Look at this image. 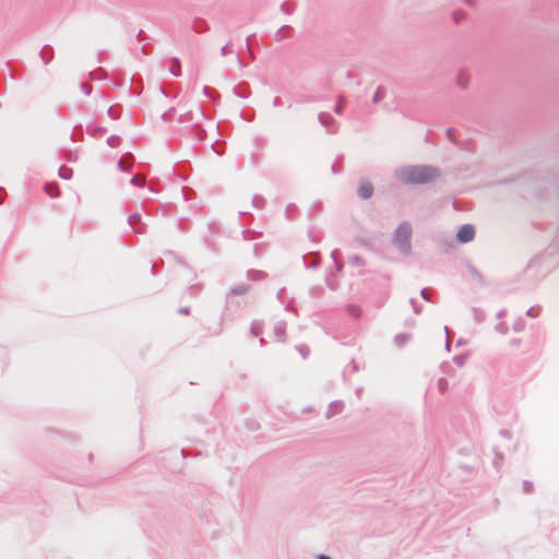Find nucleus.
Segmentation results:
<instances>
[{"mask_svg": "<svg viewBox=\"0 0 559 559\" xmlns=\"http://www.w3.org/2000/svg\"><path fill=\"white\" fill-rule=\"evenodd\" d=\"M397 178L408 185H425L440 176L437 167L429 165L404 166L396 171Z\"/></svg>", "mask_w": 559, "mask_h": 559, "instance_id": "1", "label": "nucleus"}, {"mask_svg": "<svg viewBox=\"0 0 559 559\" xmlns=\"http://www.w3.org/2000/svg\"><path fill=\"white\" fill-rule=\"evenodd\" d=\"M412 226L408 222L401 223L394 231L393 243L404 254H409L412 250Z\"/></svg>", "mask_w": 559, "mask_h": 559, "instance_id": "2", "label": "nucleus"}, {"mask_svg": "<svg viewBox=\"0 0 559 559\" xmlns=\"http://www.w3.org/2000/svg\"><path fill=\"white\" fill-rule=\"evenodd\" d=\"M456 237H457V240L460 242H468L471 240L474 239L475 237V229H474V226L473 225H469V224H466V225H463L457 234H456Z\"/></svg>", "mask_w": 559, "mask_h": 559, "instance_id": "3", "label": "nucleus"}, {"mask_svg": "<svg viewBox=\"0 0 559 559\" xmlns=\"http://www.w3.org/2000/svg\"><path fill=\"white\" fill-rule=\"evenodd\" d=\"M318 119L320 123L323 127H325L330 133L336 132V121L329 112H320Z\"/></svg>", "mask_w": 559, "mask_h": 559, "instance_id": "4", "label": "nucleus"}, {"mask_svg": "<svg viewBox=\"0 0 559 559\" xmlns=\"http://www.w3.org/2000/svg\"><path fill=\"white\" fill-rule=\"evenodd\" d=\"M129 225L133 228L134 233L142 234L145 231V226L141 223V215L138 213L131 214L128 218Z\"/></svg>", "mask_w": 559, "mask_h": 559, "instance_id": "5", "label": "nucleus"}, {"mask_svg": "<svg viewBox=\"0 0 559 559\" xmlns=\"http://www.w3.org/2000/svg\"><path fill=\"white\" fill-rule=\"evenodd\" d=\"M373 193V187L369 181H364L359 185L358 188V195L362 200H368L372 197Z\"/></svg>", "mask_w": 559, "mask_h": 559, "instance_id": "6", "label": "nucleus"}, {"mask_svg": "<svg viewBox=\"0 0 559 559\" xmlns=\"http://www.w3.org/2000/svg\"><path fill=\"white\" fill-rule=\"evenodd\" d=\"M273 332H274L276 341H278V342L286 341V323L285 322H277L274 325Z\"/></svg>", "mask_w": 559, "mask_h": 559, "instance_id": "7", "label": "nucleus"}, {"mask_svg": "<svg viewBox=\"0 0 559 559\" xmlns=\"http://www.w3.org/2000/svg\"><path fill=\"white\" fill-rule=\"evenodd\" d=\"M251 286L248 284H239L230 288L227 297L246 295L250 290Z\"/></svg>", "mask_w": 559, "mask_h": 559, "instance_id": "8", "label": "nucleus"}, {"mask_svg": "<svg viewBox=\"0 0 559 559\" xmlns=\"http://www.w3.org/2000/svg\"><path fill=\"white\" fill-rule=\"evenodd\" d=\"M133 162L132 154H127L123 158L118 162V168L122 171H129Z\"/></svg>", "mask_w": 559, "mask_h": 559, "instance_id": "9", "label": "nucleus"}, {"mask_svg": "<svg viewBox=\"0 0 559 559\" xmlns=\"http://www.w3.org/2000/svg\"><path fill=\"white\" fill-rule=\"evenodd\" d=\"M456 83L460 87L466 88L469 84V74L466 70H461L456 78Z\"/></svg>", "mask_w": 559, "mask_h": 559, "instance_id": "10", "label": "nucleus"}, {"mask_svg": "<svg viewBox=\"0 0 559 559\" xmlns=\"http://www.w3.org/2000/svg\"><path fill=\"white\" fill-rule=\"evenodd\" d=\"M44 190L50 198L60 197L59 187H58V183H56V182L46 183L44 187Z\"/></svg>", "mask_w": 559, "mask_h": 559, "instance_id": "11", "label": "nucleus"}, {"mask_svg": "<svg viewBox=\"0 0 559 559\" xmlns=\"http://www.w3.org/2000/svg\"><path fill=\"white\" fill-rule=\"evenodd\" d=\"M247 278L252 282L262 281L266 278V273L259 270H249L247 272Z\"/></svg>", "mask_w": 559, "mask_h": 559, "instance_id": "12", "label": "nucleus"}, {"mask_svg": "<svg viewBox=\"0 0 559 559\" xmlns=\"http://www.w3.org/2000/svg\"><path fill=\"white\" fill-rule=\"evenodd\" d=\"M264 329V324L262 321L253 320L250 325V332L254 336H259L262 334Z\"/></svg>", "mask_w": 559, "mask_h": 559, "instance_id": "13", "label": "nucleus"}, {"mask_svg": "<svg viewBox=\"0 0 559 559\" xmlns=\"http://www.w3.org/2000/svg\"><path fill=\"white\" fill-rule=\"evenodd\" d=\"M181 66H180V61L179 59L177 58H173L170 60V66H169V71L175 75V76H179L181 74V70H180Z\"/></svg>", "mask_w": 559, "mask_h": 559, "instance_id": "14", "label": "nucleus"}, {"mask_svg": "<svg viewBox=\"0 0 559 559\" xmlns=\"http://www.w3.org/2000/svg\"><path fill=\"white\" fill-rule=\"evenodd\" d=\"M409 340H411V334H407V333L397 334L394 338L395 344L399 347L404 346Z\"/></svg>", "mask_w": 559, "mask_h": 559, "instance_id": "15", "label": "nucleus"}, {"mask_svg": "<svg viewBox=\"0 0 559 559\" xmlns=\"http://www.w3.org/2000/svg\"><path fill=\"white\" fill-rule=\"evenodd\" d=\"M345 105H346V99L343 95L338 96L337 98V103L334 107V112L336 115H342L344 108H345Z\"/></svg>", "mask_w": 559, "mask_h": 559, "instance_id": "16", "label": "nucleus"}, {"mask_svg": "<svg viewBox=\"0 0 559 559\" xmlns=\"http://www.w3.org/2000/svg\"><path fill=\"white\" fill-rule=\"evenodd\" d=\"M342 409H343V404L342 403H340V402L332 403L330 405V408H329V412H328V417H331L334 414L341 413Z\"/></svg>", "mask_w": 559, "mask_h": 559, "instance_id": "17", "label": "nucleus"}, {"mask_svg": "<svg viewBox=\"0 0 559 559\" xmlns=\"http://www.w3.org/2000/svg\"><path fill=\"white\" fill-rule=\"evenodd\" d=\"M361 309L359 306L356 305H349L347 306V313L354 318H359L361 316Z\"/></svg>", "mask_w": 559, "mask_h": 559, "instance_id": "18", "label": "nucleus"}, {"mask_svg": "<svg viewBox=\"0 0 559 559\" xmlns=\"http://www.w3.org/2000/svg\"><path fill=\"white\" fill-rule=\"evenodd\" d=\"M192 132L197 140L203 141L205 139V130L202 129L200 126H194Z\"/></svg>", "mask_w": 559, "mask_h": 559, "instance_id": "19", "label": "nucleus"}, {"mask_svg": "<svg viewBox=\"0 0 559 559\" xmlns=\"http://www.w3.org/2000/svg\"><path fill=\"white\" fill-rule=\"evenodd\" d=\"M466 16H467V14H466V12H465V11H463V10H456V11H454V12H453V15H452L453 21H454V23H456V24H459V23H461L463 20H465V19H466Z\"/></svg>", "mask_w": 559, "mask_h": 559, "instance_id": "20", "label": "nucleus"}, {"mask_svg": "<svg viewBox=\"0 0 559 559\" xmlns=\"http://www.w3.org/2000/svg\"><path fill=\"white\" fill-rule=\"evenodd\" d=\"M384 97H385V91L383 90V87L379 86L373 94L372 102L374 104H377V103L381 102Z\"/></svg>", "mask_w": 559, "mask_h": 559, "instance_id": "21", "label": "nucleus"}, {"mask_svg": "<svg viewBox=\"0 0 559 559\" xmlns=\"http://www.w3.org/2000/svg\"><path fill=\"white\" fill-rule=\"evenodd\" d=\"M72 169L69 168V167H66V166H61L59 168V176L62 178V179H70L72 177Z\"/></svg>", "mask_w": 559, "mask_h": 559, "instance_id": "22", "label": "nucleus"}, {"mask_svg": "<svg viewBox=\"0 0 559 559\" xmlns=\"http://www.w3.org/2000/svg\"><path fill=\"white\" fill-rule=\"evenodd\" d=\"M437 386L440 393H444L448 390L449 383L445 378H440L437 382Z\"/></svg>", "mask_w": 559, "mask_h": 559, "instance_id": "23", "label": "nucleus"}, {"mask_svg": "<svg viewBox=\"0 0 559 559\" xmlns=\"http://www.w3.org/2000/svg\"><path fill=\"white\" fill-rule=\"evenodd\" d=\"M542 311V308L539 306H534V307H531L527 311H526V314L531 318H536L539 316Z\"/></svg>", "mask_w": 559, "mask_h": 559, "instance_id": "24", "label": "nucleus"}, {"mask_svg": "<svg viewBox=\"0 0 559 559\" xmlns=\"http://www.w3.org/2000/svg\"><path fill=\"white\" fill-rule=\"evenodd\" d=\"M131 185H134V186H139V187H143L145 185V178L143 177H140L139 175L134 176L131 180H130Z\"/></svg>", "mask_w": 559, "mask_h": 559, "instance_id": "25", "label": "nucleus"}, {"mask_svg": "<svg viewBox=\"0 0 559 559\" xmlns=\"http://www.w3.org/2000/svg\"><path fill=\"white\" fill-rule=\"evenodd\" d=\"M286 32H290V27L288 26H284L282 27L276 34H275V38L276 40H281L283 39L285 36H287L285 33Z\"/></svg>", "mask_w": 559, "mask_h": 559, "instance_id": "26", "label": "nucleus"}, {"mask_svg": "<svg viewBox=\"0 0 559 559\" xmlns=\"http://www.w3.org/2000/svg\"><path fill=\"white\" fill-rule=\"evenodd\" d=\"M533 489H534L533 483L527 481V480L523 481V491H524L525 493H531V492H533Z\"/></svg>", "mask_w": 559, "mask_h": 559, "instance_id": "27", "label": "nucleus"}, {"mask_svg": "<svg viewBox=\"0 0 559 559\" xmlns=\"http://www.w3.org/2000/svg\"><path fill=\"white\" fill-rule=\"evenodd\" d=\"M108 144L112 147L118 146L120 143V138L118 136H109L107 140Z\"/></svg>", "mask_w": 559, "mask_h": 559, "instance_id": "28", "label": "nucleus"}, {"mask_svg": "<svg viewBox=\"0 0 559 559\" xmlns=\"http://www.w3.org/2000/svg\"><path fill=\"white\" fill-rule=\"evenodd\" d=\"M174 114H175V110L170 109V110H168V111L163 114V119L165 121H170L174 118Z\"/></svg>", "mask_w": 559, "mask_h": 559, "instance_id": "29", "label": "nucleus"}, {"mask_svg": "<svg viewBox=\"0 0 559 559\" xmlns=\"http://www.w3.org/2000/svg\"><path fill=\"white\" fill-rule=\"evenodd\" d=\"M190 120H192V112L191 111H188L187 114L181 115L180 118H179L180 122H186V121H190Z\"/></svg>", "mask_w": 559, "mask_h": 559, "instance_id": "30", "label": "nucleus"}, {"mask_svg": "<svg viewBox=\"0 0 559 559\" xmlns=\"http://www.w3.org/2000/svg\"><path fill=\"white\" fill-rule=\"evenodd\" d=\"M81 88H82L83 93L86 95H90L92 93V86L87 83H83L81 85Z\"/></svg>", "mask_w": 559, "mask_h": 559, "instance_id": "31", "label": "nucleus"}, {"mask_svg": "<svg viewBox=\"0 0 559 559\" xmlns=\"http://www.w3.org/2000/svg\"><path fill=\"white\" fill-rule=\"evenodd\" d=\"M229 53H231V49H230V47H229V44H227V45H225L224 47H222V49H221V55H222V56H227V55H229Z\"/></svg>", "mask_w": 559, "mask_h": 559, "instance_id": "32", "label": "nucleus"}, {"mask_svg": "<svg viewBox=\"0 0 559 559\" xmlns=\"http://www.w3.org/2000/svg\"><path fill=\"white\" fill-rule=\"evenodd\" d=\"M108 115L112 118V119H118L119 115L117 114L116 109L114 107H110L108 109Z\"/></svg>", "mask_w": 559, "mask_h": 559, "instance_id": "33", "label": "nucleus"}, {"mask_svg": "<svg viewBox=\"0 0 559 559\" xmlns=\"http://www.w3.org/2000/svg\"><path fill=\"white\" fill-rule=\"evenodd\" d=\"M496 329L498 332H500L502 334L507 333V331H508V328L503 323L498 324Z\"/></svg>", "mask_w": 559, "mask_h": 559, "instance_id": "34", "label": "nucleus"}, {"mask_svg": "<svg viewBox=\"0 0 559 559\" xmlns=\"http://www.w3.org/2000/svg\"><path fill=\"white\" fill-rule=\"evenodd\" d=\"M411 304H412V306L414 308L415 313L419 314L421 309L417 306L416 300L415 299H411Z\"/></svg>", "mask_w": 559, "mask_h": 559, "instance_id": "35", "label": "nucleus"}, {"mask_svg": "<svg viewBox=\"0 0 559 559\" xmlns=\"http://www.w3.org/2000/svg\"><path fill=\"white\" fill-rule=\"evenodd\" d=\"M178 312L180 314L188 316L190 313V308L189 307H181V308L178 309Z\"/></svg>", "mask_w": 559, "mask_h": 559, "instance_id": "36", "label": "nucleus"}, {"mask_svg": "<svg viewBox=\"0 0 559 559\" xmlns=\"http://www.w3.org/2000/svg\"><path fill=\"white\" fill-rule=\"evenodd\" d=\"M420 296L425 299V300H430L429 299V294H428V289L427 288H423L421 292H420Z\"/></svg>", "mask_w": 559, "mask_h": 559, "instance_id": "37", "label": "nucleus"}, {"mask_svg": "<svg viewBox=\"0 0 559 559\" xmlns=\"http://www.w3.org/2000/svg\"><path fill=\"white\" fill-rule=\"evenodd\" d=\"M319 264V260L317 258H313L311 262H309L308 267H317Z\"/></svg>", "mask_w": 559, "mask_h": 559, "instance_id": "38", "label": "nucleus"}, {"mask_svg": "<svg viewBox=\"0 0 559 559\" xmlns=\"http://www.w3.org/2000/svg\"><path fill=\"white\" fill-rule=\"evenodd\" d=\"M299 352L301 353V355L304 357H307L309 349L306 346H301V347H299Z\"/></svg>", "mask_w": 559, "mask_h": 559, "instance_id": "39", "label": "nucleus"}, {"mask_svg": "<svg viewBox=\"0 0 559 559\" xmlns=\"http://www.w3.org/2000/svg\"><path fill=\"white\" fill-rule=\"evenodd\" d=\"M462 1L469 7H475L477 3V0H462Z\"/></svg>", "mask_w": 559, "mask_h": 559, "instance_id": "40", "label": "nucleus"}, {"mask_svg": "<svg viewBox=\"0 0 559 559\" xmlns=\"http://www.w3.org/2000/svg\"><path fill=\"white\" fill-rule=\"evenodd\" d=\"M447 133H448V136H449L450 139H452L453 130H452V129H449V130L447 131Z\"/></svg>", "mask_w": 559, "mask_h": 559, "instance_id": "41", "label": "nucleus"}, {"mask_svg": "<svg viewBox=\"0 0 559 559\" xmlns=\"http://www.w3.org/2000/svg\"><path fill=\"white\" fill-rule=\"evenodd\" d=\"M318 559H331V558L328 556H324V555H320V556H318Z\"/></svg>", "mask_w": 559, "mask_h": 559, "instance_id": "42", "label": "nucleus"}, {"mask_svg": "<svg viewBox=\"0 0 559 559\" xmlns=\"http://www.w3.org/2000/svg\"><path fill=\"white\" fill-rule=\"evenodd\" d=\"M512 344H513V345H519V344H520V340H513V341H512Z\"/></svg>", "mask_w": 559, "mask_h": 559, "instance_id": "43", "label": "nucleus"}, {"mask_svg": "<svg viewBox=\"0 0 559 559\" xmlns=\"http://www.w3.org/2000/svg\"><path fill=\"white\" fill-rule=\"evenodd\" d=\"M260 344H261V345H264V344H265L264 338H260Z\"/></svg>", "mask_w": 559, "mask_h": 559, "instance_id": "44", "label": "nucleus"}]
</instances>
